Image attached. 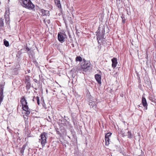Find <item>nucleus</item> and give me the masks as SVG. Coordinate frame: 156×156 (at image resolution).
Returning a JSON list of instances; mask_svg holds the SVG:
<instances>
[{"label": "nucleus", "mask_w": 156, "mask_h": 156, "mask_svg": "<svg viewBox=\"0 0 156 156\" xmlns=\"http://www.w3.org/2000/svg\"><path fill=\"white\" fill-rule=\"evenodd\" d=\"M19 2L24 7L30 9H32L35 6L30 0H19Z\"/></svg>", "instance_id": "nucleus-1"}, {"label": "nucleus", "mask_w": 156, "mask_h": 156, "mask_svg": "<svg viewBox=\"0 0 156 156\" xmlns=\"http://www.w3.org/2000/svg\"><path fill=\"white\" fill-rule=\"evenodd\" d=\"M97 39L98 41L102 39H105V27L104 26L99 27L97 32Z\"/></svg>", "instance_id": "nucleus-2"}, {"label": "nucleus", "mask_w": 156, "mask_h": 156, "mask_svg": "<svg viewBox=\"0 0 156 156\" xmlns=\"http://www.w3.org/2000/svg\"><path fill=\"white\" fill-rule=\"evenodd\" d=\"M20 101L22 105V108L26 112L25 113L27 115H29L30 113V109L28 108L27 101L24 97L21 98Z\"/></svg>", "instance_id": "nucleus-3"}, {"label": "nucleus", "mask_w": 156, "mask_h": 156, "mask_svg": "<svg viewBox=\"0 0 156 156\" xmlns=\"http://www.w3.org/2000/svg\"><path fill=\"white\" fill-rule=\"evenodd\" d=\"M81 67L85 71L90 70L92 68V66L90 62L86 61L84 59H83V62L81 63Z\"/></svg>", "instance_id": "nucleus-4"}, {"label": "nucleus", "mask_w": 156, "mask_h": 156, "mask_svg": "<svg viewBox=\"0 0 156 156\" xmlns=\"http://www.w3.org/2000/svg\"><path fill=\"white\" fill-rule=\"evenodd\" d=\"M47 136V133L45 132L41 133L40 136V137L41 139H39V141L41 142L42 147L44 146L46 143Z\"/></svg>", "instance_id": "nucleus-5"}, {"label": "nucleus", "mask_w": 156, "mask_h": 156, "mask_svg": "<svg viewBox=\"0 0 156 156\" xmlns=\"http://www.w3.org/2000/svg\"><path fill=\"white\" fill-rule=\"evenodd\" d=\"M64 36H66L65 34L61 33V32H59L58 34V41L61 42H62L64 41Z\"/></svg>", "instance_id": "nucleus-6"}, {"label": "nucleus", "mask_w": 156, "mask_h": 156, "mask_svg": "<svg viewBox=\"0 0 156 156\" xmlns=\"http://www.w3.org/2000/svg\"><path fill=\"white\" fill-rule=\"evenodd\" d=\"M112 67L115 69L118 63L117 59L116 58H114L112 59Z\"/></svg>", "instance_id": "nucleus-7"}, {"label": "nucleus", "mask_w": 156, "mask_h": 156, "mask_svg": "<svg viewBox=\"0 0 156 156\" xmlns=\"http://www.w3.org/2000/svg\"><path fill=\"white\" fill-rule=\"evenodd\" d=\"M9 14V11H6L5 12L4 16L6 23H7L10 20Z\"/></svg>", "instance_id": "nucleus-8"}, {"label": "nucleus", "mask_w": 156, "mask_h": 156, "mask_svg": "<svg viewBox=\"0 0 156 156\" xmlns=\"http://www.w3.org/2000/svg\"><path fill=\"white\" fill-rule=\"evenodd\" d=\"M97 104V103L96 102L92 101L89 102V105L91 108H92L94 110H96Z\"/></svg>", "instance_id": "nucleus-9"}, {"label": "nucleus", "mask_w": 156, "mask_h": 156, "mask_svg": "<svg viewBox=\"0 0 156 156\" xmlns=\"http://www.w3.org/2000/svg\"><path fill=\"white\" fill-rule=\"evenodd\" d=\"M142 102L143 106L146 108V109H147V103L146 100L144 97H142Z\"/></svg>", "instance_id": "nucleus-10"}, {"label": "nucleus", "mask_w": 156, "mask_h": 156, "mask_svg": "<svg viewBox=\"0 0 156 156\" xmlns=\"http://www.w3.org/2000/svg\"><path fill=\"white\" fill-rule=\"evenodd\" d=\"M95 78L99 84H101V76L100 75L97 74L95 75Z\"/></svg>", "instance_id": "nucleus-11"}, {"label": "nucleus", "mask_w": 156, "mask_h": 156, "mask_svg": "<svg viewBox=\"0 0 156 156\" xmlns=\"http://www.w3.org/2000/svg\"><path fill=\"white\" fill-rule=\"evenodd\" d=\"M56 6L59 9H62L60 0H54Z\"/></svg>", "instance_id": "nucleus-12"}, {"label": "nucleus", "mask_w": 156, "mask_h": 156, "mask_svg": "<svg viewBox=\"0 0 156 156\" xmlns=\"http://www.w3.org/2000/svg\"><path fill=\"white\" fill-rule=\"evenodd\" d=\"M4 27V19L3 18H1L0 19V29L3 30Z\"/></svg>", "instance_id": "nucleus-13"}, {"label": "nucleus", "mask_w": 156, "mask_h": 156, "mask_svg": "<svg viewBox=\"0 0 156 156\" xmlns=\"http://www.w3.org/2000/svg\"><path fill=\"white\" fill-rule=\"evenodd\" d=\"M41 12L42 13L43 16H47L49 14V11L48 10H45L42 9L41 10Z\"/></svg>", "instance_id": "nucleus-14"}, {"label": "nucleus", "mask_w": 156, "mask_h": 156, "mask_svg": "<svg viewBox=\"0 0 156 156\" xmlns=\"http://www.w3.org/2000/svg\"><path fill=\"white\" fill-rule=\"evenodd\" d=\"M26 146V144H24L22 147L20 149V152L22 155H23L24 151L25 149Z\"/></svg>", "instance_id": "nucleus-15"}, {"label": "nucleus", "mask_w": 156, "mask_h": 156, "mask_svg": "<svg viewBox=\"0 0 156 156\" xmlns=\"http://www.w3.org/2000/svg\"><path fill=\"white\" fill-rule=\"evenodd\" d=\"M26 84V88L27 89H30L31 86L30 81L25 82Z\"/></svg>", "instance_id": "nucleus-16"}, {"label": "nucleus", "mask_w": 156, "mask_h": 156, "mask_svg": "<svg viewBox=\"0 0 156 156\" xmlns=\"http://www.w3.org/2000/svg\"><path fill=\"white\" fill-rule=\"evenodd\" d=\"M105 145H108L109 144V138L105 137Z\"/></svg>", "instance_id": "nucleus-17"}, {"label": "nucleus", "mask_w": 156, "mask_h": 156, "mask_svg": "<svg viewBox=\"0 0 156 156\" xmlns=\"http://www.w3.org/2000/svg\"><path fill=\"white\" fill-rule=\"evenodd\" d=\"M30 81V76H26L24 78L25 82Z\"/></svg>", "instance_id": "nucleus-18"}, {"label": "nucleus", "mask_w": 156, "mask_h": 156, "mask_svg": "<svg viewBox=\"0 0 156 156\" xmlns=\"http://www.w3.org/2000/svg\"><path fill=\"white\" fill-rule=\"evenodd\" d=\"M127 137L129 139H131L133 138V136L130 131H128L127 132Z\"/></svg>", "instance_id": "nucleus-19"}, {"label": "nucleus", "mask_w": 156, "mask_h": 156, "mask_svg": "<svg viewBox=\"0 0 156 156\" xmlns=\"http://www.w3.org/2000/svg\"><path fill=\"white\" fill-rule=\"evenodd\" d=\"M82 58L80 56H77L76 58V61L81 62L82 61Z\"/></svg>", "instance_id": "nucleus-20"}, {"label": "nucleus", "mask_w": 156, "mask_h": 156, "mask_svg": "<svg viewBox=\"0 0 156 156\" xmlns=\"http://www.w3.org/2000/svg\"><path fill=\"white\" fill-rule=\"evenodd\" d=\"M121 17L122 20V22L123 23H124L125 22L126 19L125 18V16L123 14H122Z\"/></svg>", "instance_id": "nucleus-21"}, {"label": "nucleus", "mask_w": 156, "mask_h": 156, "mask_svg": "<svg viewBox=\"0 0 156 156\" xmlns=\"http://www.w3.org/2000/svg\"><path fill=\"white\" fill-rule=\"evenodd\" d=\"M4 44L6 47H7L9 46V42L5 40H4Z\"/></svg>", "instance_id": "nucleus-22"}, {"label": "nucleus", "mask_w": 156, "mask_h": 156, "mask_svg": "<svg viewBox=\"0 0 156 156\" xmlns=\"http://www.w3.org/2000/svg\"><path fill=\"white\" fill-rule=\"evenodd\" d=\"M111 133L110 132L108 133L105 135V137L109 138L110 137H111Z\"/></svg>", "instance_id": "nucleus-23"}, {"label": "nucleus", "mask_w": 156, "mask_h": 156, "mask_svg": "<svg viewBox=\"0 0 156 156\" xmlns=\"http://www.w3.org/2000/svg\"><path fill=\"white\" fill-rule=\"evenodd\" d=\"M36 100L37 101V104L38 105H40V99L39 97L38 96L36 97Z\"/></svg>", "instance_id": "nucleus-24"}, {"label": "nucleus", "mask_w": 156, "mask_h": 156, "mask_svg": "<svg viewBox=\"0 0 156 156\" xmlns=\"http://www.w3.org/2000/svg\"><path fill=\"white\" fill-rule=\"evenodd\" d=\"M42 106L44 108H45V109H46L47 107H46V105L44 102V101H43V102L42 103Z\"/></svg>", "instance_id": "nucleus-25"}, {"label": "nucleus", "mask_w": 156, "mask_h": 156, "mask_svg": "<svg viewBox=\"0 0 156 156\" xmlns=\"http://www.w3.org/2000/svg\"><path fill=\"white\" fill-rule=\"evenodd\" d=\"M33 62L36 66H38V63L36 60H34Z\"/></svg>", "instance_id": "nucleus-26"}, {"label": "nucleus", "mask_w": 156, "mask_h": 156, "mask_svg": "<svg viewBox=\"0 0 156 156\" xmlns=\"http://www.w3.org/2000/svg\"><path fill=\"white\" fill-rule=\"evenodd\" d=\"M121 133L123 137H124L125 136H126V135L125 134V133L123 131H122Z\"/></svg>", "instance_id": "nucleus-27"}, {"label": "nucleus", "mask_w": 156, "mask_h": 156, "mask_svg": "<svg viewBox=\"0 0 156 156\" xmlns=\"http://www.w3.org/2000/svg\"><path fill=\"white\" fill-rule=\"evenodd\" d=\"M26 50L27 51H29L30 50V48L28 47L27 46L26 47Z\"/></svg>", "instance_id": "nucleus-28"}, {"label": "nucleus", "mask_w": 156, "mask_h": 156, "mask_svg": "<svg viewBox=\"0 0 156 156\" xmlns=\"http://www.w3.org/2000/svg\"><path fill=\"white\" fill-rule=\"evenodd\" d=\"M35 99H36V97H35V96H34L32 99V101H34L35 100Z\"/></svg>", "instance_id": "nucleus-29"}, {"label": "nucleus", "mask_w": 156, "mask_h": 156, "mask_svg": "<svg viewBox=\"0 0 156 156\" xmlns=\"http://www.w3.org/2000/svg\"><path fill=\"white\" fill-rule=\"evenodd\" d=\"M116 2L117 3H119L120 2V0H116Z\"/></svg>", "instance_id": "nucleus-30"}, {"label": "nucleus", "mask_w": 156, "mask_h": 156, "mask_svg": "<svg viewBox=\"0 0 156 156\" xmlns=\"http://www.w3.org/2000/svg\"><path fill=\"white\" fill-rule=\"evenodd\" d=\"M154 57L156 59V53L155 54Z\"/></svg>", "instance_id": "nucleus-31"}, {"label": "nucleus", "mask_w": 156, "mask_h": 156, "mask_svg": "<svg viewBox=\"0 0 156 156\" xmlns=\"http://www.w3.org/2000/svg\"><path fill=\"white\" fill-rule=\"evenodd\" d=\"M27 71L28 73H30V69L27 70Z\"/></svg>", "instance_id": "nucleus-32"}, {"label": "nucleus", "mask_w": 156, "mask_h": 156, "mask_svg": "<svg viewBox=\"0 0 156 156\" xmlns=\"http://www.w3.org/2000/svg\"><path fill=\"white\" fill-rule=\"evenodd\" d=\"M146 58L147 59H148V56L147 55L146 57Z\"/></svg>", "instance_id": "nucleus-33"}, {"label": "nucleus", "mask_w": 156, "mask_h": 156, "mask_svg": "<svg viewBox=\"0 0 156 156\" xmlns=\"http://www.w3.org/2000/svg\"><path fill=\"white\" fill-rule=\"evenodd\" d=\"M57 133L58 134H59V132L58 131H57Z\"/></svg>", "instance_id": "nucleus-34"}, {"label": "nucleus", "mask_w": 156, "mask_h": 156, "mask_svg": "<svg viewBox=\"0 0 156 156\" xmlns=\"http://www.w3.org/2000/svg\"><path fill=\"white\" fill-rule=\"evenodd\" d=\"M35 82L36 83H37V80H36L35 81Z\"/></svg>", "instance_id": "nucleus-35"}, {"label": "nucleus", "mask_w": 156, "mask_h": 156, "mask_svg": "<svg viewBox=\"0 0 156 156\" xmlns=\"http://www.w3.org/2000/svg\"><path fill=\"white\" fill-rule=\"evenodd\" d=\"M72 45L73 46V47H74V44H72Z\"/></svg>", "instance_id": "nucleus-36"}, {"label": "nucleus", "mask_w": 156, "mask_h": 156, "mask_svg": "<svg viewBox=\"0 0 156 156\" xmlns=\"http://www.w3.org/2000/svg\"><path fill=\"white\" fill-rule=\"evenodd\" d=\"M46 92H47V93H48V90H46Z\"/></svg>", "instance_id": "nucleus-37"}, {"label": "nucleus", "mask_w": 156, "mask_h": 156, "mask_svg": "<svg viewBox=\"0 0 156 156\" xmlns=\"http://www.w3.org/2000/svg\"><path fill=\"white\" fill-rule=\"evenodd\" d=\"M1 4V2L0 1V5Z\"/></svg>", "instance_id": "nucleus-38"}, {"label": "nucleus", "mask_w": 156, "mask_h": 156, "mask_svg": "<svg viewBox=\"0 0 156 156\" xmlns=\"http://www.w3.org/2000/svg\"><path fill=\"white\" fill-rule=\"evenodd\" d=\"M49 21H48V23H49Z\"/></svg>", "instance_id": "nucleus-39"}, {"label": "nucleus", "mask_w": 156, "mask_h": 156, "mask_svg": "<svg viewBox=\"0 0 156 156\" xmlns=\"http://www.w3.org/2000/svg\"><path fill=\"white\" fill-rule=\"evenodd\" d=\"M49 21H48V23H49Z\"/></svg>", "instance_id": "nucleus-40"}, {"label": "nucleus", "mask_w": 156, "mask_h": 156, "mask_svg": "<svg viewBox=\"0 0 156 156\" xmlns=\"http://www.w3.org/2000/svg\"><path fill=\"white\" fill-rule=\"evenodd\" d=\"M49 21H48V23H49Z\"/></svg>", "instance_id": "nucleus-41"}, {"label": "nucleus", "mask_w": 156, "mask_h": 156, "mask_svg": "<svg viewBox=\"0 0 156 156\" xmlns=\"http://www.w3.org/2000/svg\"><path fill=\"white\" fill-rule=\"evenodd\" d=\"M10 0H8V1L9 2Z\"/></svg>", "instance_id": "nucleus-42"}]
</instances>
